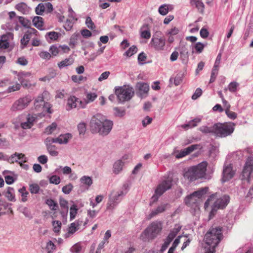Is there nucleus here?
<instances>
[{
	"label": "nucleus",
	"instance_id": "obj_32",
	"mask_svg": "<svg viewBox=\"0 0 253 253\" xmlns=\"http://www.w3.org/2000/svg\"><path fill=\"white\" fill-rule=\"evenodd\" d=\"M21 156L23 157V159L24 156L22 155V153H19L17 152H15L11 156H9L7 155V162L10 164H13L14 163H18V156Z\"/></svg>",
	"mask_w": 253,
	"mask_h": 253
},
{
	"label": "nucleus",
	"instance_id": "obj_3",
	"mask_svg": "<svg viewBox=\"0 0 253 253\" xmlns=\"http://www.w3.org/2000/svg\"><path fill=\"white\" fill-rule=\"evenodd\" d=\"M207 166V162H202L196 166L190 168L184 172V178L191 182L204 177L206 175Z\"/></svg>",
	"mask_w": 253,
	"mask_h": 253
},
{
	"label": "nucleus",
	"instance_id": "obj_57",
	"mask_svg": "<svg viewBox=\"0 0 253 253\" xmlns=\"http://www.w3.org/2000/svg\"><path fill=\"white\" fill-rule=\"evenodd\" d=\"M75 20L67 19L64 25V27L66 31H70L72 29Z\"/></svg>",
	"mask_w": 253,
	"mask_h": 253
},
{
	"label": "nucleus",
	"instance_id": "obj_20",
	"mask_svg": "<svg viewBox=\"0 0 253 253\" xmlns=\"http://www.w3.org/2000/svg\"><path fill=\"white\" fill-rule=\"evenodd\" d=\"M15 8L19 12L25 15L29 14L31 10V8L26 3L23 2L16 4Z\"/></svg>",
	"mask_w": 253,
	"mask_h": 253
},
{
	"label": "nucleus",
	"instance_id": "obj_21",
	"mask_svg": "<svg viewBox=\"0 0 253 253\" xmlns=\"http://www.w3.org/2000/svg\"><path fill=\"white\" fill-rule=\"evenodd\" d=\"M140 36L143 39H149L151 37L150 27L148 24H144L140 29Z\"/></svg>",
	"mask_w": 253,
	"mask_h": 253
},
{
	"label": "nucleus",
	"instance_id": "obj_51",
	"mask_svg": "<svg viewBox=\"0 0 253 253\" xmlns=\"http://www.w3.org/2000/svg\"><path fill=\"white\" fill-rule=\"evenodd\" d=\"M78 129L80 135H84L86 130L85 124L84 123H80L78 125Z\"/></svg>",
	"mask_w": 253,
	"mask_h": 253
},
{
	"label": "nucleus",
	"instance_id": "obj_53",
	"mask_svg": "<svg viewBox=\"0 0 253 253\" xmlns=\"http://www.w3.org/2000/svg\"><path fill=\"white\" fill-rule=\"evenodd\" d=\"M57 125L55 123H52L51 125L47 126L45 129V133L47 134H51L56 129Z\"/></svg>",
	"mask_w": 253,
	"mask_h": 253
},
{
	"label": "nucleus",
	"instance_id": "obj_45",
	"mask_svg": "<svg viewBox=\"0 0 253 253\" xmlns=\"http://www.w3.org/2000/svg\"><path fill=\"white\" fill-rule=\"evenodd\" d=\"M52 223L53 227V231L55 233H59L61 228V222L58 220H54L52 221Z\"/></svg>",
	"mask_w": 253,
	"mask_h": 253
},
{
	"label": "nucleus",
	"instance_id": "obj_16",
	"mask_svg": "<svg viewBox=\"0 0 253 253\" xmlns=\"http://www.w3.org/2000/svg\"><path fill=\"white\" fill-rule=\"evenodd\" d=\"M13 35L11 33L3 35L0 39V49H8L10 46V42L12 40Z\"/></svg>",
	"mask_w": 253,
	"mask_h": 253
},
{
	"label": "nucleus",
	"instance_id": "obj_22",
	"mask_svg": "<svg viewBox=\"0 0 253 253\" xmlns=\"http://www.w3.org/2000/svg\"><path fill=\"white\" fill-rule=\"evenodd\" d=\"M200 202L201 201L199 199L198 200L197 198H196L195 196H192V194L188 196L185 200V204L191 207H197Z\"/></svg>",
	"mask_w": 253,
	"mask_h": 253
},
{
	"label": "nucleus",
	"instance_id": "obj_18",
	"mask_svg": "<svg viewBox=\"0 0 253 253\" xmlns=\"http://www.w3.org/2000/svg\"><path fill=\"white\" fill-rule=\"evenodd\" d=\"M234 173L230 165L224 167L222 172V181L224 182L229 180L233 177Z\"/></svg>",
	"mask_w": 253,
	"mask_h": 253
},
{
	"label": "nucleus",
	"instance_id": "obj_64",
	"mask_svg": "<svg viewBox=\"0 0 253 253\" xmlns=\"http://www.w3.org/2000/svg\"><path fill=\"white\" fill-rule=\"evenodd\" d=\"M85 24L87 27L91 30L93 29L95 27L94 23L92 22L91 18L89 16L87 17L86 18Z\"/></svg>",
	"mask_w": 253,
	"mask_h": 253
},
{
	"label": "nucleus",
	"instance_id": "obj_37",
	"mask_svg": "<svg viewBox=\"0 0 253 253\" xmlns=\"http://www.w3.org/2000/svg\"><path fill=\"white\" fill-rule=\"evenodd\" d=\"M46 149L49 154L53 157H56L58 155V152L57 151V148L54 145H46Z\"/></svg>",
	"mask_w": 253,
	"mask_h": 253
},
{
	"label": "nucleus",
	"instance_id": "obj_26",
	"mask_svg": "<svg viewBox=\"0 0 253 253\" xmlns=\"http://www.w3.org/2000/svg\"><path fill=\"white\" fill-rule=\"evenodd\" d=\"M124 162L122 160H119L117 161L113 165V172L116 174L119 173L122 170Z\"/></svg>",
	"mask_w": 253,
	"mask_h": 253
},
{
	"label": "nucleus",
	"instance_id": "obj_59",
	"mask_svg": "<svg viewBox=\"0 0 253 253\" xmlns=\"http://www.w3.org/2000/svg\"><path fill=\"white\" fill-rule=\"evenodd\" d=\"M79 229V228L78 226H76V224L73 222L70 224L68 228V232L67 234H73Z\"/></svg>",
	"mask_w": 253,
	"mask_h": 253
},
{
	"label": "nucleus",
	"instance_id": "obj_2",
	"mask_svg": "<svg viewBox=\"0 0 253 253\" xmlns=\"http://www.w3.org/2000/svg\"><path fill=\"white\" fill-rule=\"evenodd\" d=\"M222 228L215 227L211 228L204 237L206 246L205 253H214L215 248L223 239Z\"/></svg>",
	"mask_w": 253,
	"mask_h": 253
},
{
	"label": "nucleus",
	"instance_id": "obj_30",
	"mask_svg": "<svg viewBox=\"0 0 253 253\" xmlns=\"http://www.w3.org/2000/svg\"><path fill=\"white\" fill-rule=\"evenodd\" d=\"M199 130L205 134L210 133L215 135L214 125L210 127L206 126H201L199 128Z\"/></svg>",
	"mask_w": 253,
	"mask_h": 253
},
{
	"label": "nucleus",
	"instance_id": "obj_46",
	"mask_svg": "<svg viewBox=\"0 0 253 253\" xmlns=\"http://www.w3.org/2000/svg\"><path fill=\"white\" fill-rule=\"evenodd\" d=\"M114 110L115 111L114 114L117 117H122L126 114V110L124 109L115 107L114 108Z\"/></svg>",
	"mask_w": 253,
	"mask_h": 253
},
{
	"label": "nucleus",
	"instance_id": "obj_58",
	"mask_svg": "<svg viewBox=\"0 0 253 253\" xmlns=\"http://www.w3.org/2000/svg\"><path fill=\"white\" fill-rule=\"evenodd\" d=\"M49 51L53 56H56L60 52L59 46L52 45L49 48Z\"/></svg>",
	"mask_w": 253,
	"mask_h": 253
},
{
	"label": "nucleus",
	"instance_id": "obj_15",
	"mask_svg": "<svg viewBox=\"0 0 253 253\" xmlns=\"http://www.w3.org/2000/svg\"><path fill=\"white\" fill-rule=\"evenodd\" d=\"M136 90L137 95L143 98L147 94L149 90V85L147 83L140 82L137 83L136 85Z\"/></svg>",
	"mask_w": 253,
	"mask_h": 253
},
{
	"label": "nucleus",
	"instance_id": "obj_52",
	"mask_svg": "<svg viewBox=\"0 0 253 253\" xmlns=\"http://www.w3.org/2000/svg\"><path fill=\"white\" fill-rule=\"evenodd\" d=\"M19 21L20 23L24 27L29 28L30 25V21L28 19H25L23 17H18Z\"/></svg>",
	"mask_w": 253,
	"mask_h": 253
},
{
	"label": "nucleus",
	"instance_id": "obj_29",
	"mask_svg": "<svg viewBox=\"0 0 253 253\" xmlns=\"http://www.w3.org/2000/svg\"><path fill=\"white\" fill-rule=\"evenodd\" d=\"M208 189L209 188L207 187L201 188L198 191L193 192L192 194V196H195L196 198H198V200L199 199L201 201V199L205 194H206L208 191Z\"/></svg>",
	"mask_w": 253,
	"mask_h": 253
},
{
	"label": "nucleus",
	"instance_id": "obj_13",
	"mask_svg": "<svg viewBox=\"0 0 253 253\" xmlns=\"http://www.w3.org/2000/svg\"><path fill=\"white\" fill-rule=\"evenodd\" d=\"M161 34L160 32H157L155 36H153L150 42V44L156 50H162L166 45V39L163 37H159Z\"/></svg>",
	"mask_w": 253,
	"mask_h": 253
},
{
	"label": "nucleus",
	"instance_id": "obj_24",
	"mask_svg": "<svg viewBox=\"0 0 253 253\" xmlns=\"http://www.w3.org/2000/svg\"><path fill=\"white\" fill-rule=\"evenodd\" d=\"M178 50H179L181 57L183 59H188L189 56V52L185 45L183 43H180Z\"/></svg>",
	"mask_w": 253,
	"mask_h": 253
},
{
	"label": "nucleus",
	"instance_id": "obj_40",
	"mask_svg": "<svg viewBox=\"0 0 253 253\" xmlns=\"http://www.w3.org/2000/svg\"><path fill=\"white\" fill-rule=\"evenodd\" d=\"M78 209L76 205H73L70 209V220H73L77 213Z\"/></svg>",
	"mask_w": 253,
	"mask_h": 253
},
{
	"label": "nucleus",
	"instance_id": "obj_36",
	"mask_svg": "<svg viewBox=\"0 0 253 253\" xmlns=\"http://www.w3.org/2000/svg\"><path fill=\"white\" fill-rule=\"evenodd\" d=\"M45 204L49 206L50 209L52 211H56L58 208L57 203L51 199L46 200Z\"/></svg>",
	"mask_w": 253,
	"mask_h": 253
},
{
	"label": "nucleus",
	"instance_id": "obj_38",
	"mask_svg": "<svg viewBox=\"0 0 253 253\" xmlns=\"http://www.w3.org/2000/svg\"><path fill=\"white\" fill-rule=\"evenodd\" d=\"M5 196L9 201H15V197L14 196V189L12 187H8L7 188Z\"/></svg>",
	"mask_w": 253,
	"mask_h": 253
},
{
	"label": "nucleus",
	"instance_id": "obj_25",
	"mask_svg": "<svg viewBox=\"0 0 253 253\" xmlns=\"http://www.w3.org/2000/svg\"><path fill=\"white\" fill-rule=\"evenodd\" d=\"M201 121V119L200 118H195L194 119L190 121L186 124H184L181 126V127L185 129H188L189 128L195 127L197 126V124Z\"/></svg>",
	"mask_w": 253,
	"mask_h": 253
},
{
	"label": "nucleus",
	"instance_id": "obj_5",
	"mask_svg": "<svg viewBox=\"0 0 253 253\" xmlns=\"http://www.w3.org/2000/svg\"><path fill=\"white\" fill-rule=\"evenodd\" d=\"M128 190V185L127 183L123 184L120 191L118 192L117 194L112 197H110L108 202L107 204V209L112 211L120 202L122 198L127 193Z\"/></svg>",
	"mask_w": 253,
	"mask_h": 253
},
{
	"label": "nucleus",
	"instance_id": "obj_56",
	"mask_svg": "<svg viewBox=\"0 0 253 253\" xmlns=\"http://www.w3.org/2000/svg\"><path fill=\"white\" fill-rule=\"evenodd\" d=\"M56 249L55 245L53 244V243L49 241L47 243L46 246V250L47 252V253H51L52 251Z\"/></svg>",
	"mask_w": 253,
	"mask_h": 253
},
{
	"label": "nucleus",
	"instance_id": "obj_11",
	"mask_svg": "<svg viewBox=\"0 0 253 253\" xmlns=\"http://www.w3.org/2000/svg\"><path fill=\"white\" fill-rule=\"evenodd\" d=\"M46 92H43L36 99L34 106L35 109L37 111H42L47 112L48 113H51V105L48 102H45L43 100V95L46 94Z\"/></svg>",
	"mask_w": 253,
	"mask_h": 253
},
{
	"label": "nucleus",
	"instance_id": "obj_42",
	"mask_svg": "<svg viewBox=\"0 0 253 253\" xmlns=\"http://www.w3.org/2000/svg\"><path fill=\"white\" fill-rule=\"evenodd\" d=\"M68 201L63 198H60L59 199V204L61 208L64 210H65V214H67L68 212Z\"/></svg>",
	"mask_w": 253,
	"mask_h": 253
},
{
	"label": "nucleus",
	"instance_id": "obj_43",
	"mask_svg": "<svg viewBox=\"0 0 253 253\" xmlns=\"http://www.w3.org/2000/svg\"><path fill=\"white\" fill-rule=\"evenodd\" d=\"M217 197V194H213L211 195L205 203L204 208L205 210H208L209 207L212 201Z\"/></svg>",
	"mask_w": 253,
	"mask_h": 253
},
{
	"label": "nucleus",
	"instance_id": "obj_14",
	"mask_svg": "<svg viewBox=\"0 0 253 253\" xmlns=\"http://www.w3.org/2000/svg\"><path fill=\"white\" fill-rule=\"evenodd\" d=\"M38 33L37 30L34 28H29V29L25 32L23 38L21 39V43L24 47H25L28 44L30 40L36 37V35Z\"/></svg>",
	"mask_w": 253,
	"mask_h": 253
},
{
	"label": "nucleus",
	"instance_id": "obj_41",
	"mask_svg": "<svg viewBox=\"0 0 253 253\" xmlns=\"http://www.w3.org/2000/svg\"><path fill=\"white\" fill-rule=\"evenodd\" d=\"M81 182L88 187L90 186L92 184V179L91 178L88 176H83L80 179Z\"/></svg>",
	"mask_w": 253,
	"mask_h": 253
},
{
	"label": "nucleus",
	"instance_id": "obj_10",
	"mask_svg": "<svg viewBox=\"0 0 253 253\" xmlns=\"http://www.w3.org/2000/svg\"><path fill=\"white\" fill-rule=\"evenodd\" d=\"M172 182V180L171 178H168L162 181L158 185L155 191V194L152 197L153 202L157 201L158 198L166 191L171 188Z\"/></svg>",
	"mask_w": 253,
	"mask_h": 253
},
{
	"label": "nucleus",
	"instance_id": "obj_12",
	"mask_svg": "<svg viewBox=\"0 0 253 253\" xmlns=\"http://www.w3.org/2000/svg\"><path fill=\"white\" fill-rule=\"evenodd\" d=\"M32 100V98L29 95L20 98L13 104L11 110L12 111H21L27 107Z\"/></svg>",
	"mask_w": 253,
	"mask_h": 253
},
{
	"label": "nucleus",
	"instance_id": "obj_17",
	"mask_svg": "<svg viewBox=\"0 0 253 253\" xmlns=\"http://www.w3.org/2000/svg\"><path fill=\"white\" fill-rule=\"evenodd\" d=\"M199 147V145L198 144L192 145L180 151H177L178 154L175 155V157L177 159L183 158L197 149Z\"/></svg>",
	"mask_w": 253,
	"mask_h": 253
},
{
	"label": "nucleus",
	"instance_id": "obj_19",
	"mask_svg": "<svg viewBox=\"0 0 253 253\" xmlns=\"http://www.w3.org/2000/svg\"><path fill=\"white\" fill-rule=\"evenodd\" d=\"M80 101H81L75 96H70L67 100V104L66 107V110L69 111L78 107L81 108L80 106Z\"/></svg>",
	"mask_w": 253,
	"mask_h": 253
},
{
	"label": "nucleus",
	"instance_id": "obj_47",
	"mask_svg": "<svg viewBox=\"0 0 253 253\" xmlns=\"http://www.w3.org/2000/svg\"><path fill=\"white\" fill-rule=\"evenodd\" d=\"M40 190L39 185L37 184H31L29 185V190L32 194H38Z\"/></svg>",
	"mask_w": 253,
	"mask_h": 253
},
{
	"label": "nucleus",
	"instance_id": "obj_60",
	"mask_svg": "<svg viewBox=\"0 0 253 253\" xmlns=\"http://www.w3.org/2000/svg\"><path fill=\"white\" fill-rule=\"evenodd\" d=\"M205 46L206 45L203 44L202 43L198 42L195 44L194 47L196 50V52L200 53L203 51Z\"/></svg>",
	"mask_w": 253,
	"mask_h": 253
},
{
	"label": "nucleus",
	"instance_id": "obj_35",
	"mask_svg": "<svg viewBox=\"0 0 253 253\" xmlns=\"http://www.w3.org/2000/svg\"><path fill=\"white\" fill-rule=\"evenodd\" d=\"M166 206H167V205H161V206L158 207L155 210L152 211V212H151V213L149 215L150 217L152 218V217H154V216L156 215L157 214H158V213H161V212H163V211H164L166 210Z\"/></svg>",
	"mask_w": 253,
	"mask_h": 253
},
{
	"label": "nucleus",
	"instance_id": "obj_31",
	"mask_svg": "<svg viewBox=\"0 0 253 253\" xmlns=\"http://www.w3.org/2000/svg\"><path fill=\"white\" fill-rule=\"evenodd\" d=\"M58 137V143L60 144H67L69 139L72 137V135L71 133H68L64 134H61Z\"/></svg>",
	"mask_w": 253,
	"mask_h": 253
},
{
	"label": "nucleus",
	"instance_id": "obj_7",
	"mask_svg": "<svg viewBox=\"0 0 253 253\" xmlns=\"http://www.w3.org/2000/svg\"><path fill=\"white\" fill-rule=\"evenodd\" d=\"M232 123H216L214 124L215 135L224 137L233 133L234 128Z\"/></svg>",
	"mask_w": 253,
	"mask_h": 253
},
{
	"label": "nucleus",
	"instance_id": "obj_4",
	"mask_svg": "<svg viewBox=\"0 0 253 253\" xmlns=\"http://www.w3.org/2000/svg\"><path fill=\"white\" fill-rule=\"evenodd\" d=\"M162 229L160 222H153L141 234L142 240H152L157 236Z\"/></svg>",
	"mask_w": 253,
	"mask_h": 253
},
{
	"label": "nucleus",
	"instance_id": "obj_34",
	"mask_svg": "<svg viewBox=\"0 0 253 253\" xmlns=\"http://www.w3.org/2000/svg\"><path fill=\"white\" fill-rule=\"evenodd\" d=\"M191 3L195 5L201 13H203L204 9V4L201 0H191Z\"/></svg>",
	"mask_w": 253,
	"mask_h": 253
},
{
	"label": "nucleus",
	"instance_id": "obj_44",
	"mask_svg": "<svg viewBox=\"0 0 253 253\" xmlns=\"http://www.w3.org/2000/svg\"><path fill=\"white\" fill-rule=\"evenodd\" d=\"M239 86V83L236 82H232L229 84L228 88L231 92L234 93L237 91Z\"/></svg>",
	"mask_w": 253,
	"mask_h": 253
},
{
	"label": "nucleus",
	"instance_id": "obj_8",
	"mask_svg": "<svg viewBox=\"0 0 253 253\" xmlns=\"http://www.w3.org/2000/svg\"><path fill=\"white\" fill-rule=\"evenodd\" d=\"M253 157H249L246 162L245 165L241 175V179L242 181H247L251 183L253 181Z\"/></svg>",
	"mask_w": 253,
	"mask_h": 253
},
{
	"label": "nucleus",
	"instance_id": "obj_23",
	"mask_svg": "<svg viewBox=\"0 0 253 253\" xmlns=\"http://www.w3.org/2000/svg\"><path fill=\"white\" fill-rule=\"evenodd\" d=\"M97 97V94L93 92H87L86 94V101L84 102H80V106L81 108H84L87 103L93 102Z\"/></svg>",
	"mask_w": 253,
	"mask_h": 253
},
{
	"label": "nucleus",
	"instance_id": "obj_27",
	"mask_svg": "<svg viewBox=\"0 0 253 253\" xmlns=\"http://www.w3.org/2000/svg\"><path fill=\"white\" fill-rule=\"evenodd\" d=\"M33 25L39 30H43V18L40 16H35L33 19Z\"/></svg>",
	"mask_w": 253,
	"mask_h": 253
},
{
	"label": "nucleus",
	"instance_id": "obj_9",
	"mask_svg": "<svg viewBox=\"0 0 253 253\" xmlns=\"http://www.w3.org/2000/svg\"><path fill=\"white\" fill-rule=\"evenodd\" d=\"M230 201V197L227 195H224L219 198L216 199L211 206V209L209 213V218L211 219L216 214L219 209H224Z\"/></svg>",
	"mask_w": 253,
	"mask_h": 253
},
{
	"label": "nucleus",
	"instance_id": "obj_39",
	"mask_svg": "<svg viewBox=\"0 0 253 253\" xmlns=\"http://www.w3.org/2000/svg\"><path fill=\"white\" fill-rule=\"evenodd\" d=\"M60 35V34L55 32H50L46 33L45 38L47 41H48V39L51 41H55L58 38Z\"/></svg>",
	"mask_w": 253,
	"mask_h": 253
},
{
	"label": "nucleus",
	"instance_id": "obj_28",
	"mask_svg": "<svg viewBox=\"0 0 253 253\" xmlns=\"http://www.w3.org/2000/svg\"><path fill=\"white\" fill-rule=\"evenodd\" d=\"M15 73L17 74V79L20 84L24 83V81L31 75V73L29 72H20L18 73L15 72Z\"/></svg>",
	"mask_w": 253,
	"mask_h": 253
},
{
	"label": "nucleus",
	"instance_id": "obj_63",
	"mask_svg": "<svg viewBox=\"0 0 253 253\" xmlns=\"http://www.w3.org/2000/svg\"><path fill=\"white\" fill-rule=\"evenodd\" d=\"M73 188V186L72 185V184L69 183L63 187L62 192L66 194H69L72 191Z\"/></svg>",
	"mask_w": 253,
	"mask_h": 253
},
{
	"label": "nucleus",
	"instance_id": "obj_50",
	"mask_svg": "<svg viewBox=\"0 0 253 253\" xmlns=\"http://www.w3.org/2000/svg\"><path fill=\"white\" fill-rule=\"evenodd\" d=\"M18 191L22 197V201L24 202H26L27 200V195L29 194L28 192H27L26 190V188L25 187H23L22 188L19 189Z\"/></svg>",
	"mask_w": 253,
	"mask_h": 253
},
{
	"label": "nucleus",
	"instance_id": "obj_55",
	"mask_svg": "<svg viewBox=\"0 0 253 253\" xmlns=\"http://www.w3.org/2000/svg\"><path fill=\"white\" fill-rule=\"evenodd\" d=\"M58 137L53 138L51 137H48L45 139L44 143L45 144V145H52V143H58Z\"/></svg>",
	"mask_w": 253,
	"mask_h": 253
},
{
	"label": "nucleus",
	"instance_id": "obj_1",
	"mask_svg": "<svg viewBox=\"0 0 253 253\" xmlns=\"http://www.w3.org/2000/svg\"><path fill=\"white\" fill-rule=\"evenodd\" d=\"M113 123L112 121L106 119L100 114L93 116L90 121V129L92 133H98L101 135H108L112 129Z\"/></svg>",
	"mask_w": 253,
	"mask_h": 253
},
{
	"label": "nucleus",
	"instance_id": "obj_54",
	"mask_svg": "<svg viewBox=\"0 0 253 253\" xmlns=\"http://www.w3.org/2000/svg\"><path fill=\"white\" fill-rule=\"evenodd\" d=\"M218 69L213 67L211 73L210 83H212L215 81L216 76L218 74Z\"/></svg>",
	"mask_w": 253,
	"mask_h": 253
},
{
	"label": "nucleus",
	"instance_id": "obj_61",
	"mask_svg": "<svg viewBox=\"0 0 253 253\" xmlns=\"http://www.w3.org/2000/svg\"><path fill=\"white\" fill-rule=\"evenodd\" d=\"M159 13L162 15H166L168 12V7L166 4L161 5L159 8Z\"/></svg>",
	"mask_w": 253,
	"mask_h": 253
},
{
	"label": "nucleus",
	"instance_id": "obj_62",
	"mask_svg": "<svg viewBox=\"0 0 253 253\" xmlns=\"http://www.w3.org/2000/svg\"><path fill=\"white\" fill-rule=\"evenodd\" d=\"M21 88L20 84L16 83L14 85L8 87L7 90L9 92L19 90Z\"/></svg>",
	"mask_w": 253,
	"mask_h": 253
},
{
	"label": "nucleus",
	"instance_id": "obj_6",
	"mask_svg": "<svg viewBox=\"0 0 253 253\" xmlns=\"http://www.w3.org/2000/svg\"><path fill=\"white\" fill-rule=\"evenodd\" d=\"M133 88L129 86H120L115 88V94L120 102L129 100L134 95Z\"/></svg>",
	"mask_w": 253,
	"mask_h": 253
},
{
	"label": "nucleus",
	"instance_id": "obj_48",
	"mask_svg": "<svg viewBox=\"0 0 253 253\" xmlns=\"http://www.w3.org/2000/svg\"><path fill=\"white\" fill-rule=\"evenodd\" d=\"M137 51V48L136 46L132 45L131 46L125 53H124V55H126L128 57H130L135 53H136Z\"/></svg>",
	"mask_w": 253,
	"mask_h": 253
},
{
	"label": "nucleus",
	"instance_id": "obj_49",
	"mask_svg": "<svg viewBox=\"0 0 253 253\" xmlns=\"http://www.w3.org/2000/svg\"><path fill=\"white\" fill-rule=\"evenodd\" d=\"M45 10V7L43 3H40L36 7L35 12L38 15H42Z\"/></svg>",
	"mask_w": 253,
	"mask_h": 253
},
{
	"label": "nucleus",
	"instance_id": "obj_33",
	"mask_svg": "<svg viewBox=\"0 0 253 253\" xmlns=\"http://www.w3.org/2000/svg\"><path fill=\"white\" fill-rule=\"evenodd\" d=\"M74 62V59L71 58H66L64 60L58 63V66L60 69H62L64 67L72 65Z\"/></svg>",
	"mask_w": 253,
	"mask_h": 253
}]
</instances>
